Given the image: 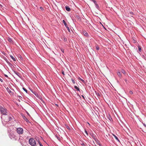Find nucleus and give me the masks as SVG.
Instances as JSON below:
<instances>
[{
  "instance_id": "1",
  "label": "nucleus",
  "mask_w": 146,
  "mask_h": 146,
  "mask_svg": "<svg viewBox=\"0 0 146 146\" xmlns=\"http://www.w3.org/2000/svg\"><path fill=\"white\" fill-rule=\"evenodd\" d=\"M0 112L3 115H7L8 113V111L6 108L3 106H0Z\"/></svg>"
},
{
  "instance_id": "2",
  "label": "nucleus",
  "mask_w": 146,
  "mask_h": 146,
  "mask_svg": "<svg viewBox=\"0 0 146 146\" xmlns=\"http://www.w3.org/2000/svg\"><path fill=\"white\" fill-rule=\"evenodd\" d=\"M17 135L11 132L9 134V136L11 139H14L15 140H16L18 139V137Z\"/></svg>"
},
{
  "instance_id": "3",
  "label": "nucleus",
  "mask_w": 146,
  "mask_h": 146,
  "mask_svg": "<svg viewBox=\"0 0 146 146\" xmlns=\"http://www.w3.org/2000/svg\"><path fill=\"white\" fill-rule=\"evenodd\" d=\"M29 144L32 146H35L36 145L35 140L33 138H30L29 141Z\"/></svg>"
},
{
  "instance_id": "4",
  "label": "nucleus",
  "mask_w": 146,
  "mask_h": 146,
  "mask_svg": "<svg viewBox=\"0 0 146 146\" xmlns=\"http://www.w3.org/2000/svg\"><path fill=\"white\" fill-rule=\"evenodd\" d=\"M16 131L17 133L19 134H22L23 132V129L21 127L17 128L16 129Z\"/></svg>"
},
{
  "instance_id": "5",
  "label": "nucleus",
  "mask_w": 146,
  "mask_h": 146,
  "mask_svg": "<svg viewBox=\"0 0 146 146\" xmlns=\"http://www.w3.org/2000/svg\"><path fill=\"white\" fill-rule=\"evenodd\" d=\"M11 119H12V118L10 116H7L5 119H4V120L5 122L8 123L9 122Z\"/></svg>"
},
{
  "instance_id": "6",
  "label": "nucleus",
  "mask_w": 146,
  "mask_h": 146,
  "mask_svg": "<svg viewBox=\"0 0 146 146\" xmlns=\"http://www.w3.org/2000/svg\"><path fill=\"white\" fill-rule=\"evenodd\" d=\"M62 22L63 23H64V25L65 26V27L67 28L68 31L69 32L70 31V30L69 29V27L68 26L67 24H66V23L65 22V21L64 20H63Z\"/></svg>"
},
{
  "instance_id": "7",
  "label": "nucleus",
  "mask_w": 146,
  "mask_h": 146,
  "mask_svg": "<svg viewBox=\"0 0 146 146\" xmlns=\"http://www.w3.org/2000/svg\"><path fill=\"white\" fill-rule=\"evenodd\" d=\"M13 71L18 76H19L20 78L21 77V74L20 73L17 72L16 71L14 70H13Z\"/></svg>"
},
{
  "instance_id": "8",
  "label": "nucleus",
  "mask_w": 146,
  "mask_h": 146,
  "mask_svg": "<svg viewBox=\"0 0 146 146\" xmlns=\"http://www.w3.org/2000/svg\"><path fill=\"white\" fill-rule=\"evenodd\" d=\"M22 116L23 119L27 122H29V121L28 119L24 115H22Z\"/></svg>"
},
{
  "instance_id": "9",
  "label": "nucleus",
  "mask_w": 146,
  "mask_h": 146,
  "mask_svg": "<svg viewBox=\"0 0 146 146\" xmlns=\"http://www.w3.org/2000/svg\"><path fill=\"white\" fill-rule=\"evenodd\" d=\"M65 9L66 10L68 11H70L71 10V9L70 7L67 6H66L65 7Z\"/></svg>"
},
{
  "instance_id": "10",
  "label": "nucleus",
  "mask_w": 146,
  "mask_h": 146,
  "mask_svg": "<svg viewBox=\"0 0 146 146\" xmlns=\"http://www.w3.org/2000/svg\"><path fill=\"white\" fill-rule=\"evenodd\" d=\"M7 40L9 42H11V43H13V41L12 39L11 38H10V37H8V38Z\"/></svg>"
},
{
  "instance_id": "11",
  "label": "nucleus",
  "mask_w": 146,
  "mask_h": 146,
  "mask_svg": "<svg viewBox=\"0 0 146 146\" xmlns=\"http://www.w3.org/2000/svg\"><path fill=\"white\" fill-rule=\"evenodd\" d=\"M117 74L120 78H121V74L120 72H117Z\"/></svg>"
},
{
  "instance_id": "12",
  "label": "nucleus",
  "mask_w": 146,
  "mask_h": 146,
  "mask_svg": "<svg viewBox=\"0 0 146 146\" xmlns=\"http://www.w3.org/2000/svg\"><path fill=\"white\" fill-rule=\"evenodd\" d=\"M7 63L9 65V66L11 67L12 68L13 67V65L11 63H10L9 62H7Z\"/></svg>"
},
{
  "instance_id": "13",
  "label": "nucleus",
  "mask_w": 146,
  "mask_h": 146,
  "mask_svg": "<svg viewBox=\"0 0 146 146\" xmlns=\"http://www.w3.org/2000/svg\"><path fill=\"white\" fill-rule=\"evenodd\" d=\"M94 4L95 5L96 8L98 9H100V7L98 5L97 3V2L96 3Z\"/></svg>"
},
{
  "instance_id": "14",
  "label": "nucleus",
  "mask_w": 146,
  "mask_h": 146,
  "mask_svg": "<svg viewBox=\"0 0 146 146\" xmlns=\"http://www.w3.org/2000/svg\"><path fill=\"white\" fill-rule=\"evenodd\" d=\"M113 135L114 137L119 142H120V141L119 140V139L118 138V137L115 135L113 134Z\"/></svg>"
},
{
  "instance_id": "15",
  "label": "nucleus",
  "mask_w": 146,
  "mask_h": 146,
  "mask_svg": "<svg viewBox=\"0 0 146 146\" xmlns=\"http://www.w3.org/2000/svg\"><path fill=\"white\" fill-rule=\"evenodd\" d=\"M78 79L79 80H80L81 81H82L83 83H85V82L84 80H83L82 79V78H81L80 77H79L78 78Z\"/></svg>"
},
{
  "instance_id": "16",
  "label": "nucleus",
  "mask_w": 146,
  "mask_h": 146,
  "mask_svg": "<svg viewBox=\"0 0 146 146\" xmlns=\"http://www.w3.org/2000/svg\"><path fill=\"white\" fill-rule=\"evenodd\" d=\"M63 40H64V42L67 41V38L66 36H64L63 37Z\"/></svg>"
},
{
  "instance_id": "17",
  "label": "nucleus",
  "mask_w": 146,
  "mask_h": 146,
  "mask_svg": "<svg viewBox=\"0 0 146 146\" xmlns=\"http://www.w3.org/2000/svg\"><path fill=\"white\" fill-rule=\"evenodd\" d=\"M74 88L75 89H76L78 91H80L79 88L77 86H74Z\"/></svg>"
},
{
  "instance_id": "18",
  "label": "nucleus",
  "mask_w": 146,
  "mask_h": 146,
  "mask_svg": "<svg viewBox=\"0 0 146 146\" xmlns=\"http://www.w3.org/2000/svg\"><path fill=\"white\" fill-rule=\"evenodd\" d=\"M10 57L14 61H16L15 58H14L11 55Z\"/></svg>"
},
{
  "instance_id": "19",
  "label": "nucleus",
  "mask_w": 146,
  "mask_h": 146,
  "mask_svg": "<svg viewBox=\"0 0 146 146\" xmlns=\"http://www.w3.org/2000/svg\"><path fill=\"white\" fill-rule=\"evenodd\" d=\"M121 71L123 74H125L126 72L123 69H121Z\"/></svg>"
},
{
  "instance_id": "20",
  "label": "nucleus",
  "mask_w": 146,
  "mask_h": 146,
  "mask_svg": "<svg viewBox=\"0 0 146 146\" xmlns=\"http://www.w3.org/2000/svg\"><path fill=\"white\" fill-rule=\"evenodd\" d=\"M23 89L27 93V90L26 88H23Z\"/></svg>"
},
{
  "instance_id": "21",
  "label": "nucleus",
  "mask_w": 146,
  "mask_h": 146,
  "mask_svg": "<svg viewBox=\"0 0 146 146\" xmlns=\"http://www.w3.org/2000/svg\"><path fill=\"white\" fill-rule=\"evenodd\" d=\"M138 50L139 52H141V48L140 46H139L138 47Z\"/></svg>"
},
{
  "instance_id": "22",
  "label": "nucleus",
  "mask_w": 146,
  "mask_h": 146,
  "mask_svg": "<svg viewBox=\"0 0 146 146\" xmlns=\"http://www.w3.org/2000/svg\"><path fill=\"white\" fill-rule=\"evenodd\" d=\"M84 35H85V36H88V34L87 32L85 33L84 34Z\"/></svg>"
},
{
  "instance_id": "23",
  "label": "nucleus",
  "mask_w": 146,
  "mask_h": 146,
  "mask_svg": "<svg viewBox=\"0 0 146 146\" xmlns=\"http://www.w3.org/2000/svg\"><path fill=\"white\" fill-rule=\"evenodd\" d=\"M8 88V89H7V91L9 93H10V92H11V90L8 88Z\"/></svg>"
},
{
  "instance_id": "24",
  "label": "nucleus",
  "mask_w": 146,
  "mask_h": 146,
  "mask_svg": "<svg viewBox=\"0 0 146 146\" xmlns=\"http://www.w3.org/2000/svg\"><path fill=\"white\" fill-rule=\"evenodd\" d=\"M40 8L42 11L44 10V9L42 7H40Z\"/></svg>"
},
{
  "instance_id": "25",
  "label": "nucleus",
  "mask_w": 146,
  "mask_h": 146,
  "mask_svg": "<svg viewBox=\"0 0 146 146\" xmlns=\"http://www.w3.org/2000/svg\"><path fill=\"white\" fill-rule=\"evenodd\" d=\"M96 48L97 50H98L99 49V48L98 46H96Z\"/></svg>"
},
{
  "instance_id": "26",
  "label": "nucleus",
  "mask_w": 146,
  "mask_h": 146,
  "mask_svg": "<svg viewBox=\"0 0 146 146\" xmlns=\"http://www.w3.org/2000/svg\"><path fill=\"white\" fill-rule=\"evenodd\" d=\"M76 17L78 19H79L80 18V17L79 15H77L76 16Z\"/></svg>"
},
{
  "instance_id": "27",
  "label": "nucleus",
  "mask_w": 146,
  "mask_h": 146,
  "mask_svg": "<svg viewBox=\"0 0 146 146\" xmlns=\"http://www.w3.org/2000/svg\"><path fill=\"white\" fill-rule=\"evenodd\" d=\"M4 59L6 61L7 63V62H9L8 60L6 58H4Z\"/></svg>"
},
{
  "instance_id": "28",
  "label": "nucleus",
  "mask_w": 146,
  "mask_h": 146,
  "mask_svg": "<svg viewBox=\"0 0 146 146\" xmlns=\"http://www.w3.org/2000/svg\"><path fill=\"white\" fill-rule=\"evenodd\" d=\"M62 74L64 75V76L65 75V74H64V71L62 70Z\"/></svg>"
},
{
  "instance_id": "29",
  "label": "nucleus",
  "mask_w": 146,
  "mask_h": 146,
  "mask_svg": "<svg viewBox=\"0 0 146 146\" xmlns=\"http://www.w3.org/2000/svg\"><path fill=\"white\" fill-rule=\"evenodd\" d=\"M61 51L63 53H64V49H61Z\"/></svg>"
},
{
  "instance_id": "30",
  "label": "nucleus",
  "mask_w": 146,
  "mask_h": 146,
  "mask_svg": "<svg viewBox=\"0 0 146 146\" xmlns=\"http://www.w3.org/2000/svg\"><path fill=\"white\" fill-rule=\"evenodd\" d=\"M129 93L131 94H133V92L132 91H130L129 92Z\"/></svg>"
},
{
  "instance_id": "31",
  "label": "nucleus",
  "mask_w": 146,
  "mask_h": 146,
  "mask_svg": "<svg viewBox=\"0 0 146 146\" xmlns=\"http://www.w3.org/2000/svg\"><path fill=\"white\" fill-rule=\"evenodd\" d=\"M72 82L74 84H75V82L74 80H73V79H72Z\"/></svg>"
},
{
  "instance_id": "32",
  "label": "nucleus",
  "mask_w": 146,
  "mask_h": 146,
  "mask_svg": "<svg viewBox=\"0 0 146 146\" xmlns=\"http://www.w3.org/2000/svg\"><path fill=\"white\" fill-rule=\"evenodd\" d=\"M85 132L87 134V135H88V133L87 131L86 130H85Z\"/></svg>"
},
{
  "instance_id": "33",
  "label": "nucleus",
  "mask_w": 146,
  "mask_h": 146,
  "mask_svg": "<svg viewBox=\"0 0 146 146\" xmlns=\"http://www.w3.org/2000/svg\"><path fill=\"white\" fill-rule=\"evenodd\" d=\"M129 13L132 15H133V13L132 12H130Z\"/></svg>"
},
{
  "instance_id": "34",
  "label": "nucleus",
  "mask_w": 146,
  "mask_h": 146,
  "mask_svg": "<svg viewBox=\"0 0 146 146\" xmlns=\"http://www.w3.org/2000/svg\"><path fill=\"white\" fill-rule=\"evenodd\" d=\"M57 138V139L58 140H60V138L58 137H57V136H56Z\"/></svg>"
},
{
  "instance_id": "35",
  "label": "nucleus",
  "mask_w": 146,
  "mask_h": 146,
  "mask_svg": "<svg viewBox=\"0 0 146 146\" xmlns=\"http://www.w3.org/2000/svg\"><path fill=\"white\" fill-rule=\"evenodd\" d=\"M81 145L83 146H85L84 144L83 143H81Z\"/></svg>"
},
{
  "instance_id": "36",
  "label": "nucleus",
  "mask_w": 146,
  "mask_h": 146,
  "mask_svg": "<svg viewBox=\"0 0 146 146\" xmlns=\"http://www.w3.org/2000/svg\"><path fill=\"white\" fill-rule=\"evenodd\" d=\"M0 81L1 82H3V80L1 79V78H0Z\"/></svg>"
},
{
  "instance_id": "37",
  "label": "nucleus",
  "mask_w": 146,
  "mask_h": 146,
  "mask_svg": "<svg viewBox=\"0 0 146 146\" xmlns=\"http://www.w3.org/2000/svg\"><path fill=\"white\" fill-rule=\"evenodd\" d=\"M82 98H83L84 99V100H85L84 96L83 95H82Z\"/></svg>"
},
{
  "instance_id": "38",
  "label": "nucleus",
  "mask_w": 146,
  "mask_h": 146,
  "mask_svg": "<svg viewBox=\"0 0 146 146\" xmlns=\"http://www.w3.org/2000/svg\"><path fill=\"white\" fill-rule=\"evenodd\" d=\"M39 144L40 145H40H42L41 144V143L40 142H39Z\"/></svg>"
},
{
  "instance_id": "39",
  "label": "nucleus",
  "mask_w": 146,
  "mask_h": 146,
  "mask_svg": "<svg viewBox=\"0 0 146 146\" xmlns=\"http://www.w3.org/2000/svg\"><path fill=\"white\" fill-rule=\"evenodd\" d=\"M27 113L29 116H30L29 113L27 112Z\"/></svg>"
},
{
  "instance_id": "40",
  "label": "nucleus",
  "mask_w": 146,
  "mask_h": 146,
  "mask_svg": "<svg viewBox=\"0 0 146 146\" xmlns=\"http://www.w3.org/2000/svg\"><path fill=\"white\" fill-rule=\"evenodd\" d=\"M143 125L144 127H146V125L145 123H143Z\"/></svg>"
},
{
  "instance_id": "41",
  "label": "nucleus",
  "mask_w": 146,
  "mask_h": 146,
  "mask_svg": "<svg viewBox=\"0 0 146 146\" xmlns=\"http://www.w3.org/2000/svg\"><path fill=\"white\" fill-rule=\"evenodd\" d=\"M5 76L6 77H8V76L7 75H5Z\"/></svg>"
},
{
  "instance_id": "42",
  "label": "nucleus",
  "mask_w": 146,
  "mask_h": 146,
  "mask_svg": "<svg viewBox=\"0 0 146 146\" xmlns=\"http://www.w3.org/2000/svg\"><path fill=\"white\" fill-rule=\"evenodd\" d=\"M2 118H3V115H2L1 116V118L2 119Z\"/></svg>"
},
{
  "instance_id": "43",
  "label": "nucleus",
  "mask_w": 146,
  "mask_h": 146,
  "mask_svg": "<svg viewBox=\"0 0 146 146\" xmlns=\"http://www.w3.org/2000/svg\"><path fill=\"white\" fill-rule=\"evenodd\" d=\"M100 146H102V145H100Z\"/></svg>"
},
{
  "instance_id": "44",
  "label": "nucleus",
  "mask_w": 146,
  "mask_h": 146,
  "mask_svg": "<svg viewBox=\"0 0 146 146\" xmlns=\"http://www.w3.org/2000/svg\"><path fill=\"white\" fill-rule=\"evenodd\" d=\"M40 146H43V145H40Z\"/></svg>"
},
{
  "instance_id": "45",
  "label": "nucleus",
  "mask_w": 146,
  "mask_h": 146,
  "mask_svg": "<svg viewBox=\"0 0 146 146\" xmlns=\"http://www.w3.org/2000/svg\"><path fill=\"white\" fill-rule=\"evenodd\" d=\"M125 81H127V80H125Z\"/></svg>"
},
{
  "instance_id": "46",
  "label": "nucleus",
  "mask_w": 146,
  "mask_h": 146,
  "mask_svg": "<svg viewBox=\"0 0 146 146\" xmlns=\"http://www.w3.org/2000/svg\"><path fill=\"white\" fill-rule=\"evenodd\" d=\"M98 95L99 96H100V95H99V94H98Z\"/></svg>"
}]
</instances>
